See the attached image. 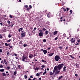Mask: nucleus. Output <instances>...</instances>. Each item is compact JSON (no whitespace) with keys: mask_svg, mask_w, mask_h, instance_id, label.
I'll use <instances>...</instances> for the list:
<instances>
[{"mask_svg":"<svg viewBox=\"0 0 80 80\" xmlns=\"http://www.w3.org/2000/svg\"><path fill=\"white\" fill-rule=\"evenodd\" d=\"M53 73H53H53L52 72H49V74L50 75H53Z\"/></svg>","mask_w":80,"mask_h":80,"instance_id":"nucleus-15","label":"nucleus"},{"mask_svg":"<svg viewBox=\"0 0 80 80\" xmlns=\"http://www.w3.org/2000/svg\"><path fill=\"white\" fill-rule=\"evenodd\" d=\"M9 17H10V18H13V17L11 15H10Z\"/></svg>","mask_w":80,"mask_h":80,"instance_id":"nucleus-38","label":"nucleus"},{"mask_svg":"<svg viewBox=\"0 0 80 80\" xmlns=\"http://www.w3.org/2000/svg\"><path fill=\"white\" fill-rule=\"evenodd\" d=\"M75 76H76V77H78V74H75Z\"/></svg>","mask_w":80,"mask_h":80,"instance_id":"nucleus-49","label":"nucleus"},{"mask_svg":"<svg viewBox=\"0 0 80 80\" xmlns=\"http://www.w3.org/2000/svg\"><path fill=\"white\" fill-rule=\"evenodd\" d=\"M11 36H12V35H11L10 34H9L8 35V37H9V38H10Z\"/></svg>","mask_w":80,"mask_h":80,"instance_id":"nucleus-22","label":"nucleus"},{"mask_svg":"<svg viewBox=\"0 0 80 80\" xmlns=\"http://www.w3.org/2000/svg\"><path fill=\"white\" fill-rule=\"evenodd\" d=\"M25 7H26V8H28V5H25Z\"/></svg>","mask_w":80,"mask_h":80,"instance_id":"nucleus-44","label":"nucleus"},{"mask_svg":"<svg viewBox=\"0 0 80 80\" xmlns=\"http://www.w3.org/2000/svg\"><path fill=\"white\" fill-rule=\"evenodd\" d=\"M53 54H54L53 53H50L48 55L49 57H52V56L53 55Z\"/></svg>","mask_w":80,"mask_h":80,"instance_id":"nucleus-9","label":"nucleus"},{"mask_svg":"<svg viewBox=\"0 0 80 80\" xmlns=\"http://www.w3.org/2000/svg\"><path fill=\"white\" fill-rule=\"evenodd\" d=\"M42 30H43L44 31H46V29L44 28H42Z\"/></svg>","mask_w":80,"mask_h":80,"instance_id":"nucleus-21","label":"nucleus"},{"mask_svg":"<svg viewBox=\"0 0 80 80\" xmlns=\"http://www.w3.org/2000/svg\"><path fill=\"white\" fill-rule=\"evenodd\" d=\"M2 75L5 77V76H6V74H5V73L3 72L2 73Z\"/></svg>","mask_w":80,"mask_h":80,"instance_id":"nucleus-18","label":"nucleus"},{"mask_svg":"<svg viewBox=\"0 0 80 80\" xmlns=\"http://www.w3.org/2000/svg\"><path fill=\"white\" fill-rule=\"evenodd\" d=\"M38 70V68H36L35 70Z\"/></svg>","mask_w":80,"mask_h":80,"instance_id":"nucleus-35","label":"nucleus"},{"mask_svg":"<svg viewBox=\"0 0 80 80\" xmlns=\"http://www.w3.org/2000/svg\"><path fill=\"white\" fill-rule=\"evenodd\" d=\"M60 58H60V57L59 55H56L54 57L55 60L57 62H58Z\"/></svg>","mask_w":80,"mask_h":80,"instance_id":"nucleus-2","label":"nucleus"},{"mask_svg":"<svg viewBox=\"0 0 80 80\" xmlns=\"http://www.w3.org/2000/svg\"><path fill=\"white\" fill-rule=\"evenodd\" d=\"M15 58L17 60H18V57H16Z\"/></svg>","mask_w":80,"mask_h":80,"instance_id":"nucleus-45","label":"nucleus"},{"mask_svg":"<svg viewBox=\"0 0 80 80\" xmlns=\"http://www.w3.org/2000/svg\"><path fill=\"white\" fill-rule=\"evenodd\" d=\"M44 71H45V72H47V70H46V69H45Z\"/></svg>","mask_w":80,"mask_h":80,"instance_id":"nucleus-52","label":"nucleus"},{"mask_svg":"<svg viewBox=\"0 0 80 80\" xmlns=\"http://www.w3.org/2000/svg\"><path fill=\"white\" fill-rule=\"evenodd\" d=\"M50 14H49V13H48L47 14V17H48V18H50V16H49Z\"/></svg>","mask_w":80,"mask_h":80,"instance_id":"nucleus-28","label":"nucleus"},{"mask_svg":"<svg viewBox=\"0 0 80 80\" xmlns=\"http://www.w3.org/2000/svg\"><path fill=\"white\" fill-rule=\"evenodd\" d=\"M7 22L8 23H10V22L9 20H8V21H7Z\"/></svg>","mask_w":80,"mask_h":80,"instance_id":"nucleus-41","label":"nucleus"},{"mask_svg":"<svg viewBox=\"0 0 80 80\" xmlns=\"http://www.w3.org/2000/svg\"><path fill=\"white\" fill-rule=\"evenodd\" d=\"M27 44H25L23 45V47H27Z\"/></svg>","mask_w":80,"mask_h":80,"instance_id":"nucleus-31","label":"nucleus"},{"mask_svg":"<svg viewBox=\"0 0 80 80\" xmlns=\"http://www.w3.org/2000/svg\"><path fill=\"white\" fill-rule=\"evenodd\" d=\"M47 70H48H48H49V68H47Z\"/></svg>","mask_w":80,"mask_h":80,"instance_id":"nucleus-63","label":"nucleus"},{"mask_svg":"<svg viewBox=\"0 0 80 80\" xmlns=\"http://www.w3.org/2000/svg\"><path fill=\"white\" fill-rule=\"evenodd\" d=\"M0 72H4V69H1L0 70Z\"/></svg>","mask_w":80,"mask_h":80,"instance_id":"nucleus-16","label":"nucleus"},{"mask_svg":"<svg viewBox=\"0 0 80 80\" xmlns=\"http://www.w3.org/2000/svg\"><path fill=\"white\" fill-rule=\"evenodd\" d=\"M57 32H58L57 31H55L53 33V35H55L57 34Z\"/></svg>","mask_w":80,"mask_h":80,"instance_id":"nucleus-12","label":"nucleus"},{"mask_svg":"<svg viewBox=\"0 0 80 80\" xmlns=\"http://www.w3.org/2000/svg\"><path fill=\"white\" fill-rule=\"evenodd\" d=\"M46 73L47 72H44L43 73V75H45V74H46Z\"/></svg>","mask_w":80,"mask_h":80,"instance_id":"nucleus-47","label":"nucleus"},{"mask_svg":"<svg viewBox=\"0 0 80 80\" xmlns=\"http://www.w3.org/2000/svg\"><path fill=\"white\" fill-rule=\"evenodd\" d=\"M4 63H5L6 65H7V62L6 61V59H4Z\"/></svg>","mask_w":80,"mask_h":80,"instance_id":"nucleus-13","label":"nucleus"},{"mask_svg":"<svg viewBox=\"0 0 80 80\" xmlns=\"http://www.w3.org/2000/svg\"><path fill=\"white\" fill-rule=\"evenodd\" d=\"M27 10L28 12L30 10V8H28L26 9Z\"/></svg>","mask_w":80,"mask_h":80,"instance_id":"nucleus-29","label":"nucleus"},{"mask_svg":"<svg viewBox=\"0 0 80 80\" xmlns=\"http://www.w3.org/2000/svg\"><path fill=\"white\" fill-rule=\"evenodd\" d=\"M13 25H14V23H12V25L11 26V27H13Z\"/></svg>","mask_w":80,"mask_h":80,"instance_id":"nucleus-50","label":"nucleus"},{"mask_svg":"<svg viewBox=\"0 0 80 80\" xmlns=\"http://www.w3.org/2000/svg\"><path fill=\"white\" fill-rule=\"evenodd\" d=\"M22 61H25V59H22Z\"/></svg>","mask_w":80,"mask_h":80,"instance_id":"nucleus-57","label":"nucleus"},{"mask_svg":"<svg viewBox=\"0 0 80 80\" xmlns=\"http://www.w3.org/2000/svg\"><path fill=\"white\" fill-rule=\"evenodd\" d=\"M63 37H66V34H65V33H64L63 34Z\"/></svg>","mask_w":80,"mask_h":80,"instance_id":"nucleus-30","label":"nucleus"},{"mask_svg":"<svg viewBox=\"0 0 80 80\" xmlns=\"http://www.w3.org/2000/svg\"><path fill=\"white\" fill-rule=\"evenodd\" d=\"M20 67H21V66H20V65H19L18 66V68H20Z\"/></svg>","mask_w":80,"mask_h":80,"instance_id":"nucleus-53","label":"nucleus"},{"mask_svg":"<svg viewBox=\"0 0 80 80\" xmlns=\"http://www.w3.org/2000/svg\"><path fill=\"white\" fill-rule=\"evenodd\" d=\"M43 32H40L39 34V36H43Z\"/></svg>","mask_w":80,"mask_h":80,"instance_id":"nucleus-4","label":"nucleus"},{"mask_svg":"<svg viewBox=\"0 0 80 80\" xmlns=\"http://www.w3.org/2000/svg\"><path fill=\"white\" fill-rule=\"evenodd\" d=\"M69 56L70 57H71V58H72V59H73L74 58V57H72V55H70Z\"/></svg>","mask_w":80,"mask_h":80,"instance_id":"nucleus-19","label":"nucleus"},{"mask_svg":"<svg viewBox=\"0 0 80 80\" xmlns=\"http://www.w3.org/2000/svg\"><path fill=\"white\" fill-rule=\"evenodd\" d=\"M50 48H48V50H50Z\"/></svg>","mask_w":80,"mask_h":80,"instance_id":"nucleus-56","label":"nucleus"},{"mask_svg":"<svg viewBox=\"0 0 80 80\" xmlns=\"http://www.w3.org/2000/svg\"><path fill=\"white\" fill-rule=\"evenodd\" d=\"M66 66H64V68H63V72H65L66 71Z\"/></svg>","mask_w":80,"mask_h":80,"instance_id":"nucleus-10","label":"nucleus"},{"mask_svg":"<svg viewBox=\"0 0 80 80\" xmlns=\"http://www.w3.org/2000/svg\"><path fill=\"white\" fill-rule=\"evenodd\" d=\"M3 66H2V65H1L0 66V68H3Z\"/></svg>","mask_w":80,"mask_h":80,"instance_id":"nucleus-37","label":"nucleus"},{"mask_svg":"<svg viewBox=\"0 0 80 80\" xmlns=\"http://www.w3.org/2000/svg\"><path fill=\"white\" fill-rule=\"evenodd\" d=\"M63 63L60 64L58 65V66H56L54 68L53 70V73H54L57 70H60L62 68H63Z\"/></svg>","mask_w":80,"mask_h":80,"instance_id":"nucleus-1","label":"nucleus"},{"mask_svg":"<svg viewBox=\"0 0 80 80\" xmlns=\"http://www.w3.org/2000/svg\"><path fill=\"white\" fill-rule=\"evenodd\" d=\"M18 31L19 32H20L21 31L20 30V29H18Z\"/></svg>","mask_w":80,"mask_h":80,"instance_id":"nucleus-58","label":"nucleus"},{"mask_svg":"<svg viewBox=\"0 0 80 80\" xmlns=\"http://www.w3.org/2000/svg\"><path fill=\"white\" fill-rule=\"evenodd\" d=\"M4 32H6L7 31V30H6V29H4Z\"/></svg>","mask_w":80,"mask_h":80,"instance_id":"nucleus-59","label":"nucleus"},{"mask_svg":"<svg viewBox=\"0 0 80 80\" xmlns=\"http://www.w3.org/2000/svg\"><path fill=\"white\" fill-rule=\"evenodd\" d=\"M10 41H11V39H9V40H8L7 42H10Z\"/></svg>","mask_w":80,"mask_h":80,"instance_id":"nucleus-39","label":"nucleus"},{"mask_svg":"<svg viewBox=\"0 0 80 80\" xmlns=\"http://www.w3.org/2000/svg\"><path fill=\"white\" fill-rule=\"evenodd\" d=\"M0 38H3V37H2V36L1 34H0Z\"/></svg>","mask_w":80,"mask_h":80,"instance_id":"nucleus-33","label":"nucleus"},{"mask_svg":"<svg viewBox=\"0 0 80 80\" xmlns=\"http://www.w3.org/2000/svg\"><path fill=\"white\" fill-rule=\"evenodd\" d=\"M62 77H63V76H61L60 77V78H62Z\"/></svg>","mask_w":80,"mask_h":80,"instance_id":"nucleus-60","label":"nucleus"},{"mask_svg":"<svg viewBox=\"0 0 80 80\" xmlns=\"http://www.w3.org/2000/svg\"><path fill=\"white\" fill-rule=\"evenodd\" d=\"M56 72L55 73V74L57 75V74H58L60 73V70L59 71H58V69L56 70Z\"/></svg>","mask_w":80,"mask_h":80,"instance_id":"nucleus-7","label":"nucleus"},{"mask_svg":"<svg viewBox=\"0 0 80 80\" xmlns=\"http://www.w3.org/2000/svg\"><path fill=\"white\" fill-rule=\"evenodd\" d=\"M42 62H44V63H46V61L44 60L43 59L42 60Z\"/></svg>","mask_w":80,"mask_h":80,"instance_id":"nucleus-23","label":"nucleus"},{"mask_svg":"<svg viewBox=\"0 0 80 80\" xmlns=\"http://www.w3.org/2000/svg\"><path fill=\"white\" fill-rule=\"evenodd\" d=\"M68 47H66V50H67L68 49Z\"/></svg>","mask_w":80,"mask_h":80,"instance_id":"nucleus-46","label":"nucleus"},{"mask_svg":"<svg viewBox=\"0 0 80 80\" xmlns=\"http://www.w3.org/2000/svg\"><path fill=\"white\" fill-rule=\"evenodd\" d=\"M22 58L24 59L25 60H27V57L26 56H23Z\"/></svg>","mask_w":80,"mask_h":80,"instance_id":"nucleus-6","label":"nucleus"},{"mask_svg":"<svg viewBox=\"0 0 80 80\" xmlns=\"http://www.w3.org/2000/svg\"><path fill=\"white\" fill-rule=\"evenodd\" d=\"M29 7L30 8L32 9V6L30 5L29 6Z\"/></svg>","mask_w":80,"mask_h":80,"instance_id":"nucleus-32","label":"nucleus"},{"mask_svg":"<svg viewBox=\"0 0 80 80\" xmlns=\"http://www.w3.org/2000/svg\"><path fill=\"white\" fill-rule=\"evenodd\" d=\"M32 80H36V78H34Z\"/></svg>","mask_w":80,"mask_h":80,"instance_id":"nucleus-62","label":"nucleus"},{"mask_svg":"<svg viewBox=\"0 0 80 80\" xmlns=\"http://www.w3.org/2000/svg\"><path fill=\"white\" fill-rule=\"evenodd\" d=\"M9 54H10V53L8 51L7 55H9Z\"/></svg>","mask_w":80,"mask_h":80,"instance_id":"nucleus-36","label":"nucleus"},{"mask_svg":"<svg viewBox=\"0 0 80 80\" xmlns=\"http://www.w3.org/2000/svg\"><path fill=\"white\" fill-rule=\"evenodd\" d=\"M71 43H74L75 42V39H73V38H72L71 39Z\"/></svg>","mask_w":80,"mask_h":80,"instance_id":"nucleus-3","label":"nucleus"},{"mask_svg":"<svg viewBox=\"0 0 80 80\" xmlns=\"http://www.w3.org/2000/svg\"><path fill=\"white\" fill-rule=\"evenodd\" d=\"M58 39V37H56L55 38V40H57Z\"/></svg>","mask_w":80,"mask_h":80,"instance_id":"nucleus-42","label":"nucleus"},{"mask_svg":"<svg viewBox=\"0 0 80 80\" xmlns=\"http://www.w3.org/2000/svg\"><path fill=\"white\" fill-rule=\"evenodd\" d=\"M69 10V8H67V11H68Z\"/></svg>","mask_w":80,"mask_h":80,"instance_id":"nucleus-48","label":"nucleus"},{"mask_svg":"<svg viewBox=\"0 0 80 80\" xmlns=\"http://www.w3.org/2000/svg\"><path fill=\"white\" fill-rule=\"evenodd\" d=\"M24 77L25 79H27V78H28L27 76L26 75H25L24 76Z\"/></svg>","mask_w":80,"mask_h":80,"instance_id":"nucleus-17","label":"nucleus"},{"mask_svg":"<svg viewBox=\"0 0 80 80\" xmlns=\"http://www.w3.org/2000/svg\"><path fill=\"white\" fill-rule=\"evenodd\" d=\"M41 80V78H39V80Z\"/></svg>","mask_w":80,"mask_h":80,"instance_id":"nucleus-64","label":"nucleus"},{"mask_svg":"<svg viewBox=\"0 0 80 80\" xmlns=\"http://www.w3.org/2000/svg\"><path fill=\"white\" fill-rule=\"evenodd\" d=\"M29 57L30 58H32L33 57V55L32 54H31Z\"/></svg>","mask_w":80,"mask_h":80,"instance_id":"nucleus-14","label":"nucleus"},{"mask_svg":"<svg viewBox=\"0 0 80 80\" xmlns=\"http://www.w3.org/2000/svg\"><path fill=\"white\" fill-rule=\"evenodd\" d=\"M14 75H17V72H16V71H15L14 72Z\"/></svg>","mask_w":80,"mask_h":80,"instance_id":"nucleus-25","label":"nucleus"},{"mask_svg":"<svg viewBox=\"0 0 80 80\" xmlns=\"http://www.w3.org/2000/svg\"><path fill=\"white\" fill-rule=\"evenodd\" d=\"M20 30H23V28H20Z\"/></svg>","mask_w":80,"mask_h":80,"instance_id":"nucleus-54","label":"nucleus"},{"mask_svg":"<svg viewBox=\"0 0 80 80\" xmlns=\"http://www.w3.org/2000/svg\"><path fill=\"white\" fill-rule=\"evenodd\" d=\"M43 52L44 54H46V53H47V50H44L43 51Z\"/></svg>","mask_w":80,"mask_h":80,"instance_id":"nucleus-8","label":"nucleus"},{"mask_svg":"<svg viewBox=\"0 0 80 80\" xmlns=\"http://www.w3.org/2000/svg\"><path fill=\"white\" fill-rule=\"evenodd\" d=\"M43 42H47V40L45 39H44L43 40Z\"/></svg>","mask_w":80,"mask_h":80,"instance_id":"nucleus-24","label":"nucleus"},{"mask_svg":"<svg viewBox=\"0 0 80 80\" xmlns=\"http://www.w3.org/2000/svg\"><path fill=\"white\" fill-rule=\"evenodd\" d=\"M36 75L37 77H39V76H40V74L38 73H37L36 74Z\"/></svg>","mask_w":80,"mask_h":80,"instance_id":"nucleus-20","label":"nucleus"},{"mask_svg":"<svg viewBox=\"0 0 80 80\" xmlns=\"http://www.w3.org/2000/svg\"><path fill=\"white\" fill-rule=\"evenodd\" d=\"M0 25H1V26H2V25H3V24L1 22L0 23Z\"/></svg>","mask_w":80,"mask_h":80,"instance_id":"nucleus-51","label":"nucleus"},{"mask_svg":"<svg viewBox=\"0 0 80 80\" xmlns=\"http://www.w3.org/2000/svg\"><path fill=\"white\" fill-rule=\"evenodd\" d=\"M14 55L15 56H17V54H14Z\"/></svg>","mask_w":80,"mask_h":80,"instance_id":"nucleus-61","label":"nucleus"},{"mask_svg":"<svg viewBox=\"0 0 80 80\" xmlns=\"http://www.w3.org/2000/svg\"><path fill=\"white\" fill-rule=\"evenodd\" d=\"M41 67H42V68H45V65H42V66H41Z\"/></svg>","mask_w":80,"mask_h":80,"instance_id":"nucleus-27","label":"nucleus"},{"mask_svg":"<svg viewBox=\"0 0 80 80\" xmlns=\"http://www.w3.org/2000/svg\"><path fill=\"white\" fill-rule=\"evenodd\" d=\"M7 68H8V70H9V69H10V67L8 66Z\"/></svg>","mask_w":80,"mask_h":80,"instance_id":"nucleus-34","label":"nucleus"},{"mask_svg":"<svg viewBox=\"0 0 80 80\" xmlns=\"http://www.w3.org/2000/svg\"><path fill=\"white\" fill-rule=\"evenodd\" d=\"M49 32L48 31H45V35H47V34H48Z\"/></svg>","mask_w":80,"mask_h":80,"instance_id":"nucleus-11","label":"nucleus"},{"mask_svg":"<svg viewBox=\"0 0 80 80\" xmlns=\"http://www.w3.org/2000/svg\"><path fill=\"white\" fill-rule=\"evenodd\" d=\"M70 12L71 13V14L72 13V10H71L70 11Z\"/></svg>","mask_w":80,"mask_h":80,"instance_id":"nucleus-43","label":"nucleus"},{"mask_svg":"<svg viewBox=\"0 0 80 80\" xmlns=\"http://www.w3.org/2000/svg\"><path fill=\"white\" fill-rule=\"evenodd\" d=\"M30 78H33V76H30Z\"/></svg>","mask_w":80,"mask_h":80,"instance_id":"nucleus-55","label":"nucleus"},{"mask_svg":"<svg viewBox=\"0 0 80 80\" xmlns=\"http://www.w3.org/2000/svg\"><path fill=\"white\" fill-rule=\"evenodd\" d=\"M59 48H60L61 50H62V48H63V47H62V46L59 47Z\"/></svg>","mask_w":80,"mask_h":80,"instance_id":"nucleus-26","label":"nucleus"},{"mask_svg":"<svg viewBox=\"0 0 80 80\" xmlns=\"http://www.w3.org/2000/svg\"><path fill=\"white\" fill-rule=\"evenodd\" d=\"M25 36V32H24L23 33H21V37L22 38L24 37Z\"/></svg>","mask_w":80,"mask_h":80,"instance_id":"nucleus-5","label":"nucleus"},{"mask_svg":"<svg viewBox=\"0 0 80 80\" xmlns=\"http://www.w3.org/2000/svg\"><path fill=\"white\" fill-rule=\"evenodd\" d=\"M5 44L6 45V46H8V44H7V43H5Z\"/></svg>","mask_w":80,"mask_h":80,"instance_id":"nucleus-40","label":"nucleus"}]
</instances>
